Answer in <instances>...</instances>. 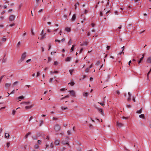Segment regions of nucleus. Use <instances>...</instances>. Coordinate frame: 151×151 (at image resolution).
Segmentation results:
<instances>
[{
  "mask_svg": "<svg viewBox=\"0 0 151 151\" xmlns=\"http://www.w3.org/2000/svg\"><path fill=\"white\" fill-rule=\"evenodd\" d=\"M72 43V40L71 39H70L69 40V41L68 43V45H71Z\"/></svg>",
  "mask_w": 151,
  "mask_h": 151,
  "instance_id": "nucleus-29",
  "label": "nucleus"
},
{
  "mask_svg": "<svg viewBox=\"0 0 151 151\" xmlns=\"http://www.w3.org/2000/svg\"><path fill=\"white\" fill-rule=\"evenodd\" d=\"M147 61L148 63H151V56L149 57L148 58Z\"/></svg>",
  "mask_w": 151,
  "mask_h": 151,
  "instance_id": "nucleus-12",
  "label": "nucleus"
},
{
  "mask_svg": "<svg viewBox=\"0 0 151 151\" xmlns=\"http://www.w3.org/2000/svg\"><path fill=\"white\" fill-rule=\"evenodd\" d=\"M21 44V42L20 41L17 44V47L18 48V47H19Z\"/></svg>",
  "mask_w": 151,
  "mask_h": 151,
  "instance_id": "nucleus-34",
  "label": "nucleus"
},
{
  "mask_svg": "<svg viewBox=\"0 0 151 151\" xmlns=\"http://www.w3.org/2000/svg\"><path fill=\"white\" fill-rule=\"evenodd\" d=\"M69 97V95H67L65 96V97L62 98L61 99V100H62L65 98H68Z\"/></svg>",
  "mask_w": 151,
  "mask_h": 151,
  "instance_id": "nucleus-30",
  "label": "nucleus"
},
{
  "mask_svg": "<svg viewBox=\"0 0 151 151\" xmlns=\"http://www.w3.org/2000/svg\"><path fill=\"white\" fill-rule=\"evenodd\" d=\"M142 109L141 108L140 110L137 111L136 113L137 114H141L142 112Z\"/></svg>",
  "mask_w": 151,
  "mask_h": 151,
  "instance_id": "nucleus-16",
  "label": "nucleus"
},
{
  "mask_svg": "<svg viewBox=\"0 0 151 151\" xmlns=\"http://www.w3.org/2000/svg\"><path fill=\"white\" fill-rule=\"evenodd\" d=\"M40 35L41 36L40 39V40H43L46 37V34L44 33V30H42L41 33Z\"/></svg>",
  "mask_w": 151,
  "mask_h": 151,
  "instance_id": "nucleus-3",
  "label": "nucleus"
},
{
  "mask_svg": "<svg viewBox=\"0 0 151 151\" xmlns=\"http://www.w3.org/2000/svg\"><path fill=\"white\" fill-rule=\"evenodd\" d=\"M76 14H74L73 15L72 17L71 18V20L72 21H74L76 19Z\"/></svg>",
  "mask_w": 151,
  "mask_h": 151,
  "instance_id": "nucleus-7",
  "label": "nucleus"
},
{
  "mask_svg": "<svg viewBox=\"0 0 151 151\" xmlns=\"http://www.w3.org/2000/svg\"><path fill=\"white\" fill-rule=\"evenodd\" d=\"M15 18V16L13 15H10L9 17V20L10 21H12L14 20Z\"/></svg>",
  "mask_w": 151,
  "mask_h": 151,
  "instance_id": "nucleus-4",
  "label": "nucleus"
},
{
  "mask_svg": "<svg viewBox=\"0 0 151 151\" xmlns=\"http://www.w3.org/2000/svg\"><path fill=\"white\" fill-rule=\"evenodd\" d=\"M52 80H53V79L52 78H50L49 80L50 82L52 83Z\"/></svg>",
  "mask_w": 151,
  "mask_h": 151,
  "instance_id": "nucleus-57",
  "label": "nucleus"
},
{
  "mask_svg": "<svg viewBox=\"0 0 151 151\" xmlns=\"http://www.w3.org/2000/svg\"><path fill=\"white\" fill-rule=\"evenodd\" d=\"M65 30L67 32H70L71 30V29L70 28L66 27L65 28Z\"/></svg>",
  "mask_w": 151,
  "mask_h": 151,
  "instance_id": "nucleus-18",
  "label": "nucleus"
},
{
  "mask_svg": "<svg viewBox=\"0 0 151 151\" xmlns=\"http://www.w3.org/2000/svg\"><path fill=\"white\" fill-rule=\"evenodd\" d=\"M96 109L99 111V112L101 111V110H102V109H99L97 107H96Z\"/></svg>",
  "mask_w": 151,
  "mask_h": 151,
  "instance_id": "nucleus-41",
  "label": "nucleus"
},
{
  "mask_svg": "<svg viewBox=\"0 0 151 151\" xmlns=\"http://www.w3.org/2000/svg\"><path fill=\"white\" fill-rule=\"evenodd\" d=\"M98 103L99 104H101L102 106H104L105 105V104L103 103H99L98 102Z\"/></svg>",
  "mask_w": 151,
  "mask_h": 151,
  "instance_id": "nucleus-37",
  "label": "nucleus"
},
{
  "mask_svg": "<svg viewBox=\"0 0 151 151\" xmlns=\"http://www.w3.org/2000/svg\"><path fill=\"white\" fill-rule=\"evenodd\" d=\"M109 4V0H108L107 2V5H106V7H107L108 6Z\"/></svg>",
  "mask_w": 151,
  "mask_h": 151,
  "instance_id": "nucleus-61",
  "label": "nucleus"
},
{
  "mask_svg": "<svg viewBox=\"0 0 151 151\" xmlns=\"http://www.w3.org/2000/svg\"><path fill=\"white\" fill-rule=\"evenodd\" d=\"M76 45H73L72 46L71 48L70 49L71 52H72L73 51L74 47Z\"/></svg>",
  "mask_w": 151,
  "mask_h": 151,
  "instance_id": "nucleus-19",
  "label": "nucleus"
},
{
  "mask_svg": "<svg viewBox=\"0 0 151 151\" xmlns=\"http://www.w3.org/2000/svg\"><path fill=\"white\" fill-rule=\"evenodd\" d=\"M39 147V145L37 144H35L34 146L35 148L36 149H38Z\"/></svg>",
  "mask_w": 151,
  "mask_h": 151,
  "instance_id": "nucleus-27",
  "label": "nucleus"
},
{
  "mask_svg": "<svg viewBox=\"0 0 151 151\" xmlns=\"http://www.w3.org/2000/svg\"><path fill=\"white\" fill-rule=\"evenodd\" d=\"M43 122V121H42V120L40 121V125H39V126L40 127L42 125V124Z\"/></svg>",
  "mask_w": 151,
  "mask_h": 151,
  "instance_id": "nucleus-39",
  "label": "nucleus"
},
{
  "mask_svg": "<svg viewBox=\"0 0 151 151\" xmlns=\"http://www.w3.org/2000/svg\"><path fill=\"white\" fill-rule=\"evenodd\" d=\"M16 112V111L15 110H13L12 111V114L13 115H14L15 114Z\"/></svg>",
  "mask_w": 151,
  "mask_h": 151,
  "instance_id": "nucleus-36",
  "label": "nucleus"
},
{
  "mask_svg": "<svg viewBox=\"0 0 151 151\" xmlns=\"http://www.w3.org/2000/svg\"><path fill=\"white\" fill-rule=\"evenodd\" d=\"M139 117L140 118H142L143 119H145V117L144 115V114H141L139 115Z\"/></svg>",
  "mask_w": 151,
  "mask_h": 151,
  "instance_id": "nucleus-22",
  "label": "nucleus"
},
{
  "mask_svg": "<svg viewBox=\"0 0 151 151\" xmlns=\"http://www.w3.org/2000/svg\"><path fill=\"white\" fill-rule=\"evenodd\" d=\"M31 59H28V60H27L26 61V62L27 63H28L29 62L31 61Z\"/></svg>",
  "mask_w": 151,
  "mask_h": 151,
  "instance_id": "nucleus-60",
  "label": "nucleus"
},
{
  "mask_svg": "<svg viewBox=\"0 0 151 151\" xmlns=\"http://www.w3.org/2000/svg\"><path fill=\"white\" fill-rule=\"evenodd\" d=\"M31 134V132H28V133H27V134L25 135V137H24V138L25 139L27 138L28 137V136L29 135H30Z\"/></svg>",
  "mask_w": 151,
  "mask_h": 151,
  "instance_id": "nucleus-15",
  "label": "nucleus"
},
{
  "mask_svg": "<svg viewBox=\"0 0 151 151\" xmlns=\"http://www.w3.org/2000/svg\"><path fill=\"white\" fill-rule=\"evenodd\" d=\"M68 84H70L71 86H73L74 85L75 83L73 82H71L69 83Z\"/></svg>",
  "mask_w": 151,
  "mask_h": 151,
  "instance_id": "nucleus-28",
  "label": "nucleus"
},
{
  "mask_svg": "<svg viewBox=\"0 0 151 151\" xmlns=\"http://www.w3.org/2000/svg\"><path fill=\"white\" fill-rule=\"evenodd\" d=\"M110 46H107L106 47V48L107 50H109L110 48Z\"/></svg>",
  "mask_w": 151,
  "mask_h": 151,
  "instance_id": "nucleus-64",
  "label": "nucleus"
},
{
  "mask_svg": "<svg viewBox=\"0 0 151 151\" xmlns=\"http://www.w3.org/2000/svg\"><path fill=\"white\" fill-rule=\"evenodd\" d=\"M89 69L88 68H87L86 70H85V72H86L87 73L89 71Z\"/></svg>",
  "mask_w": 151,
  "mask_h": 151,
  "instance_id": "nucleus-48",
  "label": "nucleus"
},
{
  "mask_svg": "<svg viewBox=\"0 0 151 151\" xmlns=\"http://www.w3.org/2000/svg\"><path fill=\"white\" fill-rule=\"evenodd\" d=\"M50 147L52 148H53L54 147V144L53 142H51L50 144Z\"/></svg>",
  "mask_w": 151,
  "mask_h": 151,
  "instance_id": "nucleus-33",
  "label": "nucleus"
},
{
  "mask_svg": "<svg viewBox=\"0 0 151 151\" xmlns=\"http://www.w3.org/2000/svg\"><path fill=\"white\" fill-rule=\"evenodd\" d=\"M38 6V5H36L35 6H34V7H33V9L34 10H35V9L37 8V7Z\"/></svg>",
  "mask_w": 151,
  "mask_h": 151,
  "instance_id": "nucleus-52",
  "label": "nucleus"
},
{
  "mask_svg": "<svg viewBox=\"0 0 151 151\" xmlns=\"http://www.w3.org/2000/svg\"><path fill=\"white\" fill-rule=\"evenodd\" d=\"M84 10V14H86L87 13L88 11L87 10L85 9Z\"/></svg>",
  "mask_w": 151,
  "mask_h": 151,
  "instance_id": "nucleus-63",
  "label": "nucleus"
},
{
  "mask_svg": "<svg viewBox=\"0 0 151 151\" xmlns=\"http://www.w3.org/2000/svg\"><path fill=\"white\" fill-rule=\"evenodd\" d=\"M22 4H20L19 5V9H20V8L22 7Z\"/></svg>",
  "mask_w": 151,
  "mask_h": 151,
  "instance_id": "nucleus-59",
  "label": "nucleus"
},
{
  "mask_svg": "<svg viewBox=\"0 0 151 151\" xmlns=\"http://www.w3.org/2000/svg\"><path fill=\"white\" fill-rule=\"evenodd\" d=\"M89 127L90 128H91L93 127V126L92 125V124H89Z\"/></svg>",
  "mask_w": 151,
  "mask_h": 151,
  "instance_id": "nucleus-43",
  "label": "nucleus"
},
{
  "mask_svg": "<svg viewBox=\"0 0 151 151\" xmlns=\"http://www.w3.org/2000/svg\"><path fill=\"white\" fill-rule=\"evenodd\" d=\"M55 41L56 42H58V43H60V40H55Z\"/></svg>",
  "mask_w": 151,
  "mask_h": 151,
  "instance_id": "nucleus-55",
  "label": "nucleus"
},
{
  "mask_svg": "<svg viewBox=\"0 0 151 151\" xmlns=\"http://www.w3.org/2000/svg\"><path fill=\"white\" fill-rule=\"evenodd\" d=\"M88 42L87 41H85L83 43L81 44V46H82L84 45H87L88 44Z\"/></svg>",
  "mask_w": 151,
  "mask_h": 151,
  "instance_id": "nucleus-9",
  "label": "nucleus"
},
{
  "mask_svg": "<svg viewBox=\"0 0 151 151\" xmlns=\"http://www.w3.org/2000/svg\"><path fill=\"white\" fill-rule=\"evenodd\" d=\"M77 150L78 151H82V149L80 147L78 148Z\"/></svg>",
  "mask_w": 151,
  "mask_h": 151,
  "instance_id": "nucleus-50",
  "label": "nucleus"
},
{
  "mask_svg": "<svg viewBox=\"0 0 151 151\" xmlns=\"http://www.w3.org/2000/svg\"><path fill=\"white\" fill-rule=\"evenodd\" d=\"M103 15V12L101 11L100 12V16H102Z\"/></svg>",
  "mask_w": 151,
  "mask_h": 151,
  "instance_id": "nucleus-56",
  "label": "nucleus"
},
{
  "mask_svg": "<svg viewBox=\"0 0 151 151\" xmlns=\"http://www.w3.org/2000/svg\"><path fill=\"white\" fill-rule=\"evenodd\" d=\"M62 143L63 145H69V144L68 142H66L65 140H63L62 141Z\"/></svg>",
  "mask_w": 151,
  "mask_h": 151,
  "instance_id": "nucleus-13",
  "label": "nucleus"
},
{
  "mask_svg": "<svg viewBox=\"0 0 151 151\" xmlns=\"http://www.w3.org/2000/svg\"><path fill=\"white\" fill-rule=\"evenodd\" d=\"M61 128V126H60L58 124H56L54 127V129L55 131L58 132L60 130Z\"/></svg>",
  "mask_w": 151,
  "mask_h": 151,
  "instance_id": "nucleus-2",
  "label": "nucleus"
},
{
  "mask_svg": "<svg viewBox=\"0 0 151 151\" xmlns=\"http://www.w3.org/2000/svg\"><path fill=\"white\" fill-rule=\"evenodd\" d=\"M15 25V24L14 23H13V24H10V26L12 27L13 26H14Z\"/></svg>",
  "mask_w": 151,
  "mask_h": 151,
  "instance_id": "nucleus-58",
  "label": "nucleus"
},
{
  "mask_svg": "<svg viewBox=\"0 0 151 151\" xmlns=\"http://www.w3.org/2000/svg\"><path fill=\"white\" fill-rule=\"evenodd\" d=\"M59 142L60 140H56L55 141L54 144L55 145H59Z\"/></svg>",
  "mask_w": 151,
  "mask_h": 151,
  "instance_id": "nucleus-11",
  "label": "nucleus"
},
{
  "mask_svg": "<svg viewBox=\"0 0 151 151\" xmlns=\"http://www.w3.org/2000/svg\"><path fill=\"white\" fill-rule=\"evenodd\" d=\"M30 103L29 102H23L21 103V104H28Z\"/></svg>",
  "mask_w": 151,
  "mask_h": 151,
  "instance_id": "nucleus-23",
  "label": "nucleus"
},
{
  "mask_svg": "<svg viewBox=\"0 0 151 151\" xmlns=\"http://www.w3.org/2000/svg\"><path fill=\"white\" fill-rule=\"evenodd\" d=\"M70 92V93L71 95H72L74 97H76V94L75 93V91L73 90H71L69 91Z\"/></svg>",
  "mask_w": 151,
  "mask_h": 151,
  "instance_id": "nucleus-6",
  "label": "nucleus"
},
{
  "mask_svg": "<svg viewBox=\"0 0 151 151\" xmlns=\"http://www.w3.org/2000/svg\"><path fill=\"white\" fill-rule=\"evenodd\" d=\"M10 145V143L9 142L7 143L6 145L8 147Z\"/></svg>",
  "mask_w": 151,
  "mask_h": 151,
  "instance_id": "nucleus-54",
  "label": "nucleus"
},
{
  "mask_svg": "<svg viewBox=\"0 0 151 151\" xmlns=\"http://www.w3.org/2000/svg\"><path fill=\"white\" fill-rule=\"evenodd\" d=\"M32 107H33L32 105H31L30 106H26L25 107V108L26 109H30L32 108Z\"/></svg>",
  "mask_w": 151,
  "mask_h": 151,
  "instance_id": "nucleus-14",
  "label": "nucleus"
},
{
  "mask_svg": "<svg viewBox=\"0 0 151 151\" xmlns=\"http://www.w3.org/2000/svg\"><path fill=\"white\" fill-rule=\"evenodd\" d=\"M58 64V62L57 61H55L54 63V65H57Z\"/></svg>",
  "mask_w": 151,
  "mask_h": 151,
  "instance_id": "nucleus-46",
  "label": "nucleus"
},
{
  "mask_svg": "<svg viewBox=\"0 0 151 151\" xmlns=\"http://www.w3.org/2000/svg\"><path fill=\"white\" fill-rule=\"evenodd\" d=\"M18 83V82L17 81H16L13 84V85L14 86V85H16Z\"/></svg>",
  "mask_w": 151,
  "mask_h": 151,
  "instance_id": "nucleus-49",
  "label": "nucleus"
},
{
  "mask_svg": "<svg viewBox=\"0 0 151 151\" xmlns=\"http://www.w3.org/2000/svg\"><path fill=\"white\" fill-rule=\"evenodd\" d=\"M131 96H129V97H128V98L127 99V100L128 101H130L131 100Z\"/></svg>",
  "mask_w": 151,
  "mask_h": 151,
  "instance_id": "nucleus-44",
  "label": "nucleus"
},
{
  "mask_svg": "<svg viewBox=\"0 0 151 151\" xmlns=\"http://www.w3.org/2000/svg\"><path fill=\"white\" fill-rule=\"evenodd\" d=\"M24 98V97L23 96H21L17 97L16 98V99L18 100V101H20V99H23Z\"/></svg>",
  "mask_w": 151,
  "mask_h": 151,
  "instance_id": "nucleus-5",
  "label": "nucleus"
},
{
  "mask_svg": "<svg viewBox=\"0 0 151 151\" xmlns=\"http://www.w3.org/2000/svg\"><path fill=\"white\" fill-rule=\"evenodd\" d=\"M151 71V69H150V71L148 72L147 73V78H148L149 75V73H150Z\"/></svg>",
  "mask_w": 151,
  "mask_h": 151,
  "instance_id": "nucleus-42",
  "label": "nucleus"
},
{
  "mask_svg": "<svg viewBox=\"0 0 151 151\" xmlns=\"http://www.w3.org/2000/svg\"><path fill=\"white\" fill-rule=\"evenodd\" d=\"M67 134L68 135H70L71 134V132L70 131L68 130L67 131Z\"/></svg>",
  "mask_w": 151,
  "mask_h": 151,
  "instance_id": "nucleus-51",
  "label": "nucleus"
},
{
  "mask_svg": "<svg viewBox=\"0 0 151 151\" xmlns=\"http://www.w3.org/2000/svg\"><path fill=\"white\" fill-rule=\"evenodd\" d=\"M6 61V58H4L2 60L3 63H5Z\"/></svg>",
  "mask_w": 151,
  "mask_h": 151,
  "instance_id": "nucleus-35",
  "label": "nucleus"
},
{
  "mask_svg": "<svg viewBox=\"0 0 151 151\" xmlns=\"http://www.w3.org/2000/svg\"><path fill=\"white\" fill-rule=\"evenodd\" d=\"M73 70V69L70 70H69V72L71 75H72V73Z\"/></svg>",
  "mask_w": 151,
  "mask_h": 151,
  "instance_id": "nucleus-31",
  "label": "nucleus"
},
{
  "mask_svg": "<svg viewBox=\"0 0 151 151\" xmlns=\"http://www.w3.org/2000/svg\"><path fill=\"white\" fill-rule=\"evenodd\" d=\"M40 75V73L39 72H38L37 73V76H36V77H38V76H39Z\"/></svg>",
  "mask_w": 151,
  "mask_h": 151,
  "instance_id": "nucleus-38",
  "label": "nucleus"
},
{
  "mask_svg": "<svg viewBox=\"0 0 151 151\" xmlns=\"http://www.w3.org/2000/svg\"><path fill=\"white\" fill-rule=\"evenodd\" d=\"M143 59V57H142L140 59V60L138 61V64L140 63H141V62L142 61V60Z\"/></svg>",
  "mask_w": 151,
  "mask_h": 151,
  "instance_id": "nucleus-21",
  "label": "nucleus"
},
{
  "mask_svg": "<svg viewBox=\"0 0 151 151\" xmlns=\"http://www.w3.org/2000/svg\"><path fill=\"white\" fill-rule=\"evenodd\" d=\"M51 58L50 57H48V63L50 62L51 60Z\"/></svg>",
  "mask_w": 151,
  "mask_h": 151,
  "instance_id": "nucleus-40",
  "label": "nucleus"
},
{
  "mask_svg": "<svg viewBox=\"0 0 151 151\" xmlns=\"http://www.w3.org/2000/svg\"><path fill=\"white\" fill-rule=\"evenodd\" d=\"M26 57V52H24L23 54H22L21 59L20 60L18 61V62H21L23 61L25 59V58Z\"/></svg>",
  "mask_w": 151,
  "mask_h": 151,
  "instance_id": "nucleus-1",
  "label": "nucleus"
},
{
  "mask_svg": "<svg viewBox=\"0 0 151 151\" xmlns=\"http://www.w3.org/2000/svg\"><path fill=\"white\" fill-rule=\"evenodd\" d=\"M56 53V52H54H54H51V55H54V54L55 53Z\"/></svg>",
  "mask_w": 151,
  "mask_h": 151,
  "instance_id": "nucleus-53",
  "label": "nucleus"
},
{
  "mask_svg": "<svg viewBox=\"0 0 151 151\" xmlns=\"http://www.w3.org/2000/svg\"><path fill=\"white\" fill-rule=\"evenodd\" d=\"M88 95V93L87 92H84L83 93V96H85V97H86Z\"/></svg>",
  "mask_w": 151,
  "mask_h": 151,
  "instance_id": "nucleus-24",
  "label": "nucleus"
},
{
  "mask_svg": "<svg viewBox=\"0 0 151 151\" xmlns=\"http://www.w3.org/2000/svg\"><path fill=\"white\" fill-rule=\"evenodd\" d=\"M71 58L70 57H67V58L65 60L66 61H69L71 60Z\"/></svg>",
  "mask_w": 151,
  "mask_h": 151,
  "instance_id": "nucleus-17",
  "label": "nucleus"
},
{
  "mask_svg": "<svg viewBox=\"0 0 151 151\" xmlns=\"http://www.w3.org/2000/svg\"><path fill=\"white\" fill-rule=\"evenodd\" d=\"M48 46H49V49H48V50H50V49L51 48V44H49V45H48Z\"/></svg>",
  "mask_w": 151,
  "mask_h": 151,
  "instance_id": "nucleus-45",
  "label": "nucleus"
},
{
  "mask_svg": "<svg viewBox=\"0 0 151 151\" xmlns=\"http://www.w3.org/2000/svg\"><path fill=\"white\" fill-rule=\"evenodd\" d=\"M99 113L103 116H104V112L103 111V110H101V111L99 112Z\"/></svg>",
  "mask_w": 151,
  "mask_h": 151,
  "instance_id": "nucleus-26",
  "label": "nucleus"
},
{
  "mask_svg": "<svg viewBox=\"0 0 151 151\" xmlns=\"http://www.w3.org/2000/svg\"><path fill=\"white\" fill-rule=\"evenodd\" d=\"M11 83H6L5 84V87L6 88H9L11 86Z\"/></svg>",
  "mask_w": 151,
  "mask_h": 151,
  "instance_id": "nucleus-8",
  "label": "nucleus"
},
{
  "mask_svg": "<svg viewBox=\"0 0 151 151\" xmlns=\"http://www.w3.org/2000/svg\"><path fill=\"white\" fill-rule=\"evenodd\" d=\"M42 49V52H43L44 51V48L43 47H41Z\"/></svg>",
  "mask_w": 151,
  "mask_h": 151,
  "instance_id": "nucleus-62",
  "label": "nucleus"
},
{
  "mask_svg": "<svg viewBox=\"0 0 151 151\" xmlns=\"http://www.w3.org/2000/svg\"><path fill=\"white\" fill-rule=\"evenodd\" d=\"M117 125L120 127H122L123 126V125L122 123L119 122H117Z\"/></svg>",
  "mask_w": 151,
  "mask_h": 151,
  "instance_id": "nucleus-10",
  "label": "nucleus"
},
{
  "mask_svg": "<svg viewBox=\"0 0 151 151\" xmlns=\"http://www.w3.org/2000/svg\"><path fill=\"white\" fill-rule=\"evenodd\" d=\"M1 40L3 42H5L6 40V38H2Z\"/></svg>",
  "mask_w": 151,
  "mask_h": 151,
  "instance_id": "nucleus-25",
  "label": "nucleus"
},
{
  "mask_svg": "<svg viewBox=\"0 0 151 151\" xmlns=\"http://www.w3.org/2000/svg\"><path fill=\"white\" fill-rule=\"evenodd\" d=\"M127 107L128 108H130L132 106H131L130 105H127Z\"/></svg>",
  "mask_w": 151,
  "mask_h": 151,
  "instance_id": "nucleus-47",
  "label": "nucleus"
},
{
  "mask_svg": "<svg viewBox=\"0 0 151 151\" xmlns=\"http://www.w3.org/2000/svg\"><path fill=\"white\" fill-rule=\"evenodd\" d=\"M9 134L6 133L5 134V137L6 138H8L9 137Z\"/></svg>",
  "mask_w": 151,
  "mask_h": 151,
  "instance_id": "nucleus-20",
  "label": "nucleus"
},
{
  "mask_svg": "<svg viewBox=\"0 0 151 151\" xmlns=\"http://www.w3.org/2000/svg\"><path fill=\"white\" fill-rule=\"evenodd\" d=\"M61 109L62 110H67L68 109V108L67 107L64 108L63 106H61Z\"/></svg>",
  "mask_w": 151,
  "mask_h": 151,
  "instance_id": "nucleus-32",
  "label": "nucleus"
}]
</instances>
